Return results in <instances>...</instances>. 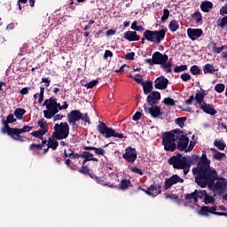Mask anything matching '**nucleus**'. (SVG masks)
Returning a JSON list of instances; mask_svg holds the SVG:
<instances>
[{"label":"nucleus","mask_w":227,"mask_h":227,"mask_svg":"<svg viewBox=\"0 0 227 227\" xmlns=\"http://www.w3.org/2000/svg\"><path fill=\"white\" fill-rule=\"evenodd\" d=\"M192 173L195 175V184L205 189L207 185L212 187L215 184V180H219L217 170L210 168V160L207 158V153L204 152L200 158L197 168H192Z\"/></svg>","instance_id":"f257e3e1"},{"label":"nucleus","mask_w":227,"mask_h":227,"mask_svg":"<svg viewBox=\"0 0 227 227\" xmlns=\"http://www.w3.org/2000/svg\"><path fill=\"white\" fill-rule=\"evenodd\" d=\"M166 33H168L167 27L161 30H145L143 34L144 38H142L141 43L145 44V40L153 43H160L166 38Z\"/></svg>","instance_id":"f03ea898"},{"label":"nucleus","mask_w":227,"mask_h":227,"mask_svg":"<svg viewBox=\"0 0 227 227\" xmlns=\"http://www.w3.org/2000/svg\"><path fill=\"white\" fill-rule=\"evenodd\" d=\"M43 106H46L47 110L43 111L44 118L51 120L58 114V108L61 106V103H58V98L51 97L49 99H45Z\"/></svg>","instance_id":"7ed1b4c3"},{"label":"nucleus","mask_w":227,"mask_h":227,"mask_svg":"<svg viewBox=\"0 0 227 227\" xmlns=\"http://www.w3.org/2000/svg\"><path fill=\"white\" fill-rule=\"evenodd\" d=\"M97 130L99 132L100 136L105 137V139H109L111 137H117L118 139H123L125 136L123 133H118L113 128L107 126L106 123H104L102 121H98L97 125Z\"/></svg>","instance_id":"20e7f679"},{"label":"nucleus","mask_w":227,"mask_h":227,"mask_svg":"<svg viewBox=\"0 0 227 227\" xmlns=\"http://www.w3.org/2000/svg\"><path fill=\"white\" fill-rule=\"evenodd\" d=\"M70 135V126L68 122H60V124L56 123L54 126V132L51 135L53 139L57 141H61V139H67Z\"/></svg>","instance_id":"39448f33"},{"label":"nucleus","mask_w":227,"mask_h":227,"mask_svg":"<svg viewBox=\"0 0 227 227\" xmlns=\"http://www.w3.org/2000/svg\"><path fill=\"white\" fill-rule=\"evenodd\" d=\"M161 145L164 146L166 152H175L176 150V138L175 134L168 131L162 134Z\"/></svg>","instance_id":"423d86ee"},{"label":"nucleus","mask_w":227,"mask_h":227,"mask_svg":"<svg viewBox=\"0 0 227 227\" xmlns=\"http://www.w3.org/2000/svg\"><path fill=\"white\" fill-rule=\"evenodd\" d=\"M2 134H7L9 137H12L14 141H19L20 143H24L27 137L20 136V129L19 128H2Z\"/></svg>","instance_id":"0eeeda50"},{"label":"nucleus","mask_w":227,"mask_h":227,"mask_svg":"<svg viewBox=\"0 0 227 227\" xmlns=\"http://www.w3.org/2000/svg\"><path fill=\"white\" fill-rule=\"evenodd\" d=\"M169 57L167 54H162L160 51H155L153 54L152 59H145V63H147V65H150V67H153V65H162L163 63H166V61H168Z\"/></svg>","instance_id":"6e6552de"},{"label":"nucleus","mask_w":227,"mask_h":227,"mask_svg":"<svg viewBox=\"0 0 227 227\" xmlns=\"http://www.w3.org/2000/svg\"><path fill=\"white\" fill-rule=\"evenodd\" d=\"M187 161V156H183L182 153H178L176 155H173L168 160V164L172 166L174 169H180Z\"/></svg>","instance_id":"1a4fd4ad"},{"label":"nucleus","mask_w":227,"mask_h":227,"mask_svg":"<svg viewBox=\"0 0 227 227\" xmlns=\"http://www.w3.org/2000/svg\"><path fill=\"white\" fill-rule=\"evenodd\" d=\"M122 159L129 164H134L137 160V151L132 146H128L125 153L122 154Z\"/></svg>","instance_id":"9d476101"},{"label":"nucleus","mask_w":227,"mask_h":227,"mask_svg":"<svg viewBox=\"0 0 227 227\" xmlns=\"http://www.w3.org/2000/svg\"><path fill=\"white\" fill-rule=\"evenodd\" d=\"M144 110L147 114H151L152 118H160V116H164V112L160 110V106H159L148 107L147 104H144Z\"/></svg>","instance_id":"9b49d317"},{"label":"nucleus","mask_w":227,"mask_h":227,"mask_svg":"<svg viewBox=\"0 0 227 227\" xmlns=\"http://www.w3.org/2000/svg\"><path fill=\"white\" fill-rule=\"evenodd\" d=\"M176 184H184V179L181 178L178 175L175 174L169 178H166L164 182V189L165 191H168V189H171L173 185Z\"/></svg>","instance_id":"f8f14e48"},{"label":"nucleus","mask_w":227,"mask_h":227,"mask_svg":"<svg viewBox=\"0 0 227 227\" xmlns=\"http://www.w3.org/2000/svg\"><path fill=\"white\" fill-rule=\"evenodd\" d=\"M176 150L179 152H185L187 146H189V138L187 136H177L176 138Z\"/></svg>","instance_id":"ddd939ff"},{"label":"nucleus","mask_w":227,"mask_h":227,"mask_svg":"<svg viewBox=\"0 0 227 227\" xmlns=\"http://www.w3.org/2000/svg\"><path fill=\"white\" fill-rule=\"evenodd\" d=\"M81 118H82V113L79 110H72L67 114L68 123L69 125H73V127H75V123H77Z\"/></svg>","instance_id":"4468645a"},{"label":"nucleus","mask_w":227,"mask_h":227,"mask_svg":"<svg viewBox=\"0 0 227 227\" xmlns=\"http://www.w3.org/2000/svg\"><path fill=\"white\" fill-rule=\"evenodd\" d=\"M161 189H162V184L153 183L148 187L147 191H145V194H147V196H153V198H155V196H159V194L162 192Z\"/></svg>","instance_id":"2eb2a0df"},{"label":"nucleus","mask_w":227,"mask_h":227,"mask_svg":"<svg viewBox=\"0 0 227 227\" xmlns=\"http://www.w3.org/2000/svg\"><path fill=\"white\" fill-rule=\"evenodd\" d=\"M169 84V80L164 75L159 76L154 81V88L156 90H166Z\"/></svg>","instance_id":"dca6fc26"},{"label":"nucleus","mask_w":227,"mask_h":227,"mask_svg":"<svg viewBox=\"0 0 227 227\" xmlns=\"http://www.w3.org/2000/svg\"><path fill=\"white\" fill-rule=\"evenodd\" d=\"M159 100H160V92L155 90L152 91L148 96L146 102L148 106H156V104H159Z\"/></svg>","instance_id":"f3484780"},{"label":"nucleus","mask_w":227,"mask_h":227,"mask_svg":"<svg viewBox=\"0 0 227 227\" xmlns=\"http://www.w3.org/2000/svg\"><path fill=\"white\" fill-rule=\"evenodd\" d=\"M187 35L189 39L194 42L203 35V30L201 28H188Z\"/></svg>","instance_id":"a211bd4d"},{"label":"nucleus","mask_w":227,"mask_h":227,"mask_svg":"<svg viewBox=\"0 0 227 227\" xmlns=\"http://www.w3.org/2000/svg\"><path fill=\"white\" fill-rule=\"evenodd\" d=\"M216 210H217L216 206H213V207L203 206L199 211V214L200 215H203L204 217H208L210 215L209 214H213L214 215H215V214H217Z\"/></svg>","instance_id":"6ab92c4d"},{"label":"nucleus","mask_w":227,"mask_h":227,"mask_svg":"<svg viewBox=\"0 0 227 227\" xmlns=\"http://www.w3.org/2000/svg\"><path fill=\"white\" fill-rule=\"evenodd\" d=\"M123 38L128 40V42H139L140 36L137 35V31H127L124 33Z\"/></svg>","instance_id":"aec40b11"},{"label":"nucleus","mask_w":227,"mask_h":227,"mask_svg":"<svg viewBox=\"0 0 227 227\" xmlns=\"http://www.w3.org/2000/svg\"><path fill=\"white\" fill-rule=\"evenodd\" d=\"M208 93L207 92V90L201 89L200 91L197 90V93L195 95V102L196 104H198L199 106H203V103L205 102V97L207 96Z\"/></svg>","instance_id":"412c9836"},{"label":"nucleus","mask_w":227,"mask_h":227,"mask_svg":"<svg viewBox=\"0 0 227 227\" xmlns=\"http://www.w3.org/2000/svg\"><path fill=\"white\" fill-rule=\"evenodd\" d=\"M200 109L203 110L206 114H210L211 116H215V114H217V110L212 106L210 104H207V102H204L200 106Z\"/></svg>","instance_id":"4be33fe9"},{"label":"nucleus","mask_w":227,"mask_h":227,"mask_svg":"<svg viewBox=\"0 0 227 227\" xmlns=\"http://www.w3.org/2000/svg\"><path fill=\"white\" fill-rule=\"evenodd\" d=\"M81 159H83L82 164H86V162H90V160H93L94 162H98V160L93 157V153L88 151H83L81 153Z\"/></svg>","instance_id":"5701e85b"},{"label":"nucleus","mask_w":227,"mask_h":227,"mask_svg":"<svg viewBox=\"0 0 227 227\" xmlns=\"http://www.w3.org/2000/svg\"><path fill=\"white\" fill-rule=\"evenodd\" d=\"M83 150H85L86 152L90 151V150H93L96 155H98L99 157H104V155H106V150H104V148L102 147H93V146H83Z\"/></svg>","instance_id":"b1692460"},{"label":"nucleus","mask_w":227,"mask_h":227,"mask_svg":"<svg viewBox=\"0 0 227 227\" xmlns=\"http://www.w3.org/2000/svg\"><path fill=\"white\" fill-rule=\"evenodd\" d=\"M17 121V119H15V115L13 114H10L6 120L3 119L2 123L4 124V127L2 129H9L10 123H15Z\"/></svg>","instance_id":"393cba45"},{"label":"nucleus","mask_w":227,"mask_h":227,"mask_svg":"<svg viewBox=\"0 0 227 227\" xmlns=\"http://www.w3.org/2000/svg\"><path fill=\"white\" fill-rule=\"evenodd\" d=\"M214 8V4L208 0L203 1L200 4V10L204 13H208Z\"/></svg>","instance_id":"a878e982"},{"label":"nucleus","mask_w":227,"mask_h":227,"mask_svg":"<svg viewBox=\"0 0 227 227\" xmlns=\"http://www.w3.org/2000/svg\"><path fill=\"white\" fill-rule=\"evenodd\" d=\"M129 187H132V183L130 182V179H121L118 189L119 191H127Z\"/></svg>","instance_id":"bb28decb"},{"label":"nucleus","mask_w":227,"mask_h":227,"mask_svg":"<svg viewBox=\"0 0 227 227\" xmlns=\"http://www.w3.org/2000/svg\"><path fill=\"white\" fill-rule=\"evenodd\" d=\"M43 148V145H42V144H31L29 146V150L34 155H40V152H42Z\"/></svg>","instance_id":"cd10ccee"},{"label":"nucleus","mask_w":227,"mask_h":227,"mask_svg":"<svg viewBox=\"0 0 227 227\" xmlns=\"http://www.w3.org/2000/svg\"><path fill=\"white\" fill-rule=\"evenodd\" d=\"M142 87L145 95H148V93H152V90H153V82L152 81H149L147 82L142 83Z\"/></svg>","instance_id":"c85d7f7f"},{"label":"nucleus","mask_w":227,"mask_h":227,"mask_svg":"<svg viewBox=\"0 0 227 227\" xmlns=\"http://www.w3.org/2000/svg\"><path fill=\"white\" fill-rule=\"evenodd\" d=\"M59 146V143L56 138L54 137H49L48 140V148H51V150H58V147Z\"/></svg>","instance_id":"c756f323"},{"label":"nucleus","mask_w":227,"mask_h":227,"mask_svg":"<svg viewBox=\"0 0 227 227\" xmlns=\"http://www.w3.org/2000/svg\"><path fill=\"white\" fill-rule=\"evenodd\" d=\"M215 189L216 191H224V189H226V182H224V178H221L215 183Z\"/></svg>","instance_id":"7c9ffc66"},{"label":"nucleus","mask_w":227,"mask_h":227,"mask_svg":"<svg viewBox=\"0 0 227 227\" xmlns=\"http://www.w3.org/2000/svg\"><path fill=\"white\" fill-rule=\"evenodd\" d=\"M168 29L172 33H175V31H178V29H180V24H178V21H176V20H173L168 24Z\"/></svg>","instance_id":"2f4dec72"},{"label":"nucleus","mask_w":227,"mask_h":227,"mask_svg":"<svg viewBox=\"0 0 227 227\" xmlns=\"http://www.w3.org/2000/svg\"><path fill=\"white\" fill-rule=\"evenodd\" d=\"M204 74H215V67L212 64H206L203 66Z\"/></svg>","instance_id":"473e14b6"},{"label":"nucleus","mask_w":227,"mask_h":227,"mask_svg":"<svg viewBox=\"0 0 227 227\" xmlns=\"http://www.w3.org/2000/svg\"><path fill=\"white\" fill-rule=\"evenodd\" d=\"M24 114H26V109L24 108H17L14 111V116L17 120H22V118H24Z\"/></svg>","instance_id":"72a5a7b5"},{"label":"nucleus","mask_w":227,"mask_h":227,"mask_svg":"<svg viewBox=\"0 0 227 227\" xmlns=\"http://www.w3.org/2000/svg\"><path fill=\"white\" fill-rule=\"evenodd\" d=\"M198 190H195L192 193H186L184 195L185 200H193L194 203H198Z\"/></svg>","instance_id":"f704fd0d"},{"label":"nucleus","mask_w":227,"mask_h":227,"mask_svg":"<svg viewBox=\"0 0 227 227\" xmlns=\"http://www.w3.org/2000/svg\"><path fill=\"white\" fill-rule=\"evenodd\" d=\"M79 173H81L82 175H88L89 176H90V178H93V175L90 173V168H88V166L83 163L82 168L79 169Z\"/></svg>","instance_id":"c9c22d12"},{"label":"nucleus","mask_w":227,"mask_h":227,"mask_svg":"<svg viewBox=\"0 0 227 227\" xmlns=\"http://www.w3.org/2000/svg\"><path fill=\"white\" fill-rule=\"evenodd\" d=\"M192 18L193 19V20H195L197 22V24H200V22H201V20H203V16L201 15V12H200V11H196Z\"/></svg>","instance_id":"e433bc0d"},{"label":"nucleus","mask_w":227,"mask_h":227,"mask_svg":"<svg viewBox=\"0 0 227 227\" xmlns=\"http://www.w3.org/2000/svg\"><path fill=\"white\" fill-rule=\"evenodd\" d=\"M214 145L216 146L218 150H222V151L224 150V148H226V144L223 140L215 139L214 142Z\"/></svg>","instance_id":"4c0bfd02"},{"label":"nucleus","mask_w":227,"mask_h":227,"mask_svg":"<svg viewBox=\"0 0 227 227\" xmlns=\"http://www.w3.org/2000/svg\"><path fill=\"white\" fill-rule=\"evenodd\" d=\"M173 66V64H171V62H168L166 61L165 63H163L161 65V68L167 73V74H171L172 69L171 67Z\"/></svg>","instance_id":"58836bf2"},{"label":"nucleus","mask_w":227,"mask_h":227,"mask_svg":"<svg viewBox=\"0 0 227 227\" xmlns=\"http://www.w3.org/2000/svg\"><path fill=\"white\" fill-rule=\"evenodd\" d=\"M187 161L191 164H198L200 162V156L199 155H192L191 157H187Z\"/></svg>","instance_id":"ea45409f"},{"label":"nucleus","mask_w":227,"mask_h":227,"mask_svg":"<svg viewBox=\"0 0 227 227\" xmlns=\"http://www.w3.org/2000/svg\"><path fill=\"white\" fill-rule=\"evenodd\" d=\"M186 121H187V117H179L176 119V124L178 125L180 129H184Z\"/></svg>","instance_id":"a19ab883"},{"label":"nucleus","mask_w":227,"mask_h":227,"mask_svg":"<svg viewBox=\"0 0 227 227\" xmlns=\"http://www.w3.org/2000/svg\"><path fill=\"white\" fill-rule=\"evenodd\" d=\"M190 72L192 74V75H200V74H201V68H200L197 65H193L191 67Z\"/></svg>","instance_id":"79ce46f5"},{"label":"nucleus","mask_w":227,"mask_h":227,"mask_svg":"<svg viewBox=\"0 0 227 227\" xmlns=\"http://www.w3.org/2000/svg\"><path fill=\"white\" fill-rule=\"evenodd\" d=\"M214 152H215L214 159H215V160H223V158L226 157V153H221L216 149H215Z\"/></svg>","instance_id":"37998d69"},{"label":"nucleus","mask_w":227,"mask_h":227,"mask_svg":"<svg viewBox=\"0 0 227 227\" xmlns=\"http://www.w3.org/2000/svg\"><path fill=\"white\" fill-rule=\"evenodd\" d=\"M203 202L205 203V205H210V203H215V199L207 193L206 194Z\"/></svg>","instance_id":"c03bdc74"},{"label":"nucleus","mask_w":227,"mask_h":227,"mask_svg":"<svg viewBox=\"0 0 227 227\" xmlns=\"http://www.w3.org/2000/svg\"><path fill=\"white\" fill-rule=\"evenodd\" d=\"M208 192H207V190H197V200H205V197L207 196Z\"/></svg>","instance_id":"a18cd8bd"},{"label":"nucleus","mask_w":227,"mask_h":227,"mask_svg":"<svg viewBox=\"0 0 227 227\" xmlns=\"http://www.w3.org/2000/svg\"><path fill=\"white\" fill-rule=\"evenodd\" d=\"M226 25H227V16H224L223 18H222L217 21L218 27H221L222 29H224V27H226Z\"/></svg>","instance_id":"49530a36"},{"label":"nucleus","mask_w":227,"mask_h":227,"mask_svg":"<svg viewBox=\"0 0 227 227\" xmlns=\"http://www.w3.org/2000/svg\"><path fill=\"white\" fill-rule=\"evenodd\" d=\"M179 169H183V173L184 176L187 175L189 171H191V163L187 161L183 165L182 168H179Z\"/></svg>","instance_id":"de8ad7c7"},{"label":"nucleus","mask_w":227,"mask_h":227,"mask_svg":"<svg viewBox=\"0 0 227 227\" xmlns=\"http://www.w3.org/2000/svg\"><path fill=\"white\" fill-rule=\"evenodd\" d=\"M185 70H187V65H181L174 67L175 74H180V72H185Z\"/></svg>","instance_id":"09e8293b"},{"label":"nucleus","mask_w":227,"mask_h":227,"mask_svg":"<svg viewBox=\"0 0 227 227\" xmlns=\"http://www.w3.org/2000/svg\"><path fill=\"white\" fill-rule=\"evenodd\" d=\"M131 29H133V31H140V32L145 31V27L143 26H137V21H134L131 24Z\"/></svg>","instance_id":"8fccbe9b"},{"label":"nucleus","mask_w":227,"mask_h":227,"mask_svg":"<svg viewBox=\"0 0 227 227\" xmlns=\"http://www.w3.org/2000/svg\"><path fill=\"white\" fill-rule=\"evenodd\" d=\"M45 93V87H43V85H42L40 87V93H39V98H38V103L42 104L43 102V95Z\"/></svg>","instance_id":"3c124183"},{"label":"nucleus","mask_w":227,"mask_h":227,"mask_svg":"<svg viewBox=\"0 0 227 227\" xmlns=\"http://www.w3.org/2000/svg\"><path fill=\"white\" fill-rule=\"evenodd\" d=\"M65 164L67 168H69V169H73V171H75V165H74V162H72V160L65 159Z\"/></svg>","instance_id":"603ef678"},{"label":"nucleus","mask_w":227,"mask_h":227,"mask_svg":"<svg viewBox=\"0 0 227 227\" xmlns=\"http://www.w3.org/2000/svg\"><path fill=\"white\" fill-rule=\"evenodd\" d=\"M129 169L132 171V173H136L137 175H139L140 176H143L144 173L141 168H138L137 167H129Z\"/></svg>","instance_id":"864d4df0"},{"label":"nucleus","mask_w":227,"mask_h":227,"mask_svg":"<svg viewBox=\"0 0 227 227\" xmlns=\"http://www.w3.org/2000/svg\"><path fill=\"white\" fill-rule=\"evenodd\" d=\"M169 19V10L164 9L163 10V15L161 16V22H165Z\"/></svg>","instance_id":"5fc2aeb1"},{"label":"nucleus","mask_w":227,"mask_h":227,"mask_svg":"<svg viewBox=\"0 0 227 227\" xmlns=\"http://www.w3.org/2000/svg\"><path fill=\"white\" fill-rule=\"evenodd\" d=\"M37 125H39L41 129H49L47 121H45V119H43V118L37 121Z\"/></svg>","instance_id":"6e6d98bb"},{"label":"nucleus","mask_w":227,"mask_h":227,"mask_svg":"<svg viewBox=\"0 0 227 227\" xmlns=\"http://www.w3.org/2000/svg\"><path fill=\"white\" fill-rule=\"evenodd\" d=\"M163 104H165V106H175V99L171 98H165L163 99Z\"/></svg>","instance_id":"4d7b16f0"},{"label":"nucleus","mask_w":227,"mask_h":227,"mask_svg":"<svg viewBox=\"0 0 227 227\" xmlns=\"http://www.w3.org/2000/svg\"><path fill=\"white\" fill-rule=\"evenodd\" d=\"M82 121H84V123H88V125H91V121L90 120V116L88 114H82Z\"/></svg>","instance_id":"13d9d810"},{"label":"nucleus","mask_w":227,"mask_h":227,"mask_svg":"<svg viewBox=\"0 0 227 227\" xmlns=\"http://www.w3.org/2000/svg\"><path fill=\"white\" fill-rule=\"evenodd\" d=\"M215 90L217 93H223V91H224V84H223V83H217V84L215 86Z\"/></svg>","instance_id":"bf43d9fd"},{"label":"nucleus","mask_w":227,"mask_h":227,"mask_svg":"<svg viewBox=\"0 0 227 227\" xmlns=\"http://www.w3.org/2000/svg\"><path fill=\"white\" fill-rule=\"evenodd\" d=\"M183 82H187V81H191V75L189 73H184L180 75Z\"/></svg>","instance_id":"052dcab7"},{"label":"nucleus","mask_w":227,"mask_h":227,"mask_svg":"<svg viewBox=\"0 0 227 227\" xmlns=\"http://www.w3.org/2000/svg\"><path fill=\"white\" fill-rule=\"evenodd\" d=\"M97 84H98V80H93L86 84V88L88 90H91V88H95V86H97Z\"/></svg>","instance_id":"680f3d73"},{"label":"nucleus","mask_w":227,"mask_h":227,"mask_svg":"<svg viewBox=\"0 0 227 227\" xmlns=\"http://www.w3.org/2000/svg\"><path fill=\"white\" fill-rule=\"evenodd\" d=\"M33 130V127L25 125L22 129H20V132L21 134H24V132H31Z\"/></svg>","instance_id":"e2e57ef3"},{"label":"nucleus","mask_w":227,"mask_h":227,"mask_svg":"<svg viewBox=\"0 0 227 227\" xmlns=\"http://www.w3.org/2000/svg\"><path fill=\"white\" fill-rule=\"evenodd\" d=\"M134 56H136L135 52H128L125 55V59H127L128 61H134Z\"/></svg>","instance_id":"0e129e2a"},{"label":"nucleus","mask_w":227,"mask_h":227,"mask_svg":"<svg viewBox=\"0 0 227 227\" xmlns=\"http://www.w3.org/2000/svg\"><path fill=\"white\" fill-rule=\"evenodd\" d=\"M143 116V114L141 112H137L133 116H132V120L134 121H139V120H141V117Z\"/></svg>","instance_id":"69168bd1"},{"label":"nucleus","mask_w":227,"mask_h":227,"mask_svg":"<svg viewBox=\"0 0 227 227\" xmlns=\"http://www.w3.org/2000/svg\"><path fill=\"white\" fill-rule=\"evenodd\" d=\"M172 132L175 135L176 139L177 136H185V135H184V131H182V129H176L172 130Z\"/></svg>","instance_id":"338daca9"},{"label":"nucleus","mask_w":227,"mask_h":227,"mask_svg":"<svg viewBox=\"0 0 227 227\" xmlns=\"http://www.w3.org/2000/svg\"><path fill=\"white\" fill-rule=\"evenodd\" d=\"M220 15H222V16L227 15V4H224V5L220 9Z\"/></svg>","instance_id":"774afa93"}]
</instances>
